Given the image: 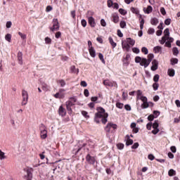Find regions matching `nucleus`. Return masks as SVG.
Masks as SVG:
<instances>
[{
	"label": "nucleus",
	"mask_w": 180,
	"mask_h": 180,
	"mask_svg": "<svg viewBox=\"0 0 180 180\" xmlns=\"http://www.w3.org/2000/svg\"><path fill=\"white\" fill-rule=\"evenodd\" d=\"M97 113L95 114V120L96 123H99V120L98 119H101V117H103L102 119V123L105 124L108 122V113L105 112V109H103L102 107L97 108Z\"/></svg>",
	"instance_id": "nucleus-1"
},
{
	"label": "nucleus",
	"mask_w": 180,
	"mask_h": 180,
	"mask_svg": "<svg viewBox=\"0 0 180 180\" xmlns=\"http://www.w3.org/2000/svg\"><path fill=\"white\" fill-rule=\"evenodd\" d=\"M135 63H138L144 68H147L148 65H150V62L147 60V58H141L140 56H136L135 58Z\"/></svg>",
	"instance_id": "nucleus-2"
},
{
	"label": "nucleus",
	"mask_w": 180,
	"mask_h": 180,
	"mask_svg": "<svg viewBox=\"0 0 180 180\" xmlns=\"http://www.w3.org/2000/svg\"><path fill=\"white\" fill-rule=\"evenodd\" d=\"M169 37V28H167L164 31V36L162 37V39L160 41V44H164L167 41V39Z\"/></svg>",
	"instance_id": "nucleus-3"
},
{
	"label": "nucleus",
	"mask_w": 180,
	"mask_h": 180,
	"mask_svg": "<svg viewBox=\"0 0 180 180\" xmlns=\"http://www.w3.org/2000/svg\"><path fill=\"white\" fill-rule=\"evenodd\" d=\"M22 105L25 106V105H27V101L29 99V94L27 91L22 90Z\"/></svg>",
	"instance_id": "nucleus-4"
},
{
	"label": "nucleus",
	"mask_w": 180,
	"mask_h": 180,
	"mask_svg": "<svg viewBox=\"0 0 180 180\" xmlns=\"http://www.w3.org/2000/svg\"><path fill=\"white\" fill-rule=\"evenodd\" d=\"M51 32H56L60 30V23L58 19L53 20V26L50 28Z\"/></svg>",
	"instance_id": "nucleus-5"
},
{
	"label": "nucleus",
	"mask_w": 180,
	"mask_h": 180,
	"mask_svg": "<svg viewBox=\"0 0 180 180\" xmlns=\"http://www.w3.org/2000/svg\"><path fill=\"white\" fill-rule=\"evenodd\" d=\"M141 101L143 102L141 104L142 109H147L150 107V104L147 102V97H141Z\"/></svg>",
	"instance_id": "nucleus-6"
},
{
	"label": "nucleus",
	"mask_w": 180,
	"mask_h": 180,
	"mask_svg": "<svg viewBox=\"0 0 180 180\" xmlns=\"http://www.w3.org/2000/svg\"><path fill=\"white\" fill-rule=\"evenodd\" d=\"M158 126H159L158 121L155 120L153 124V128L154 129L152 131L153 134H157L158 133H159L160 129H158Z\"/></svg>",
	"instance_id": "nucleus-7"
},
{
	"label": "nucleus",
	"mask_w": 180,
	"mask_h": 180,
	"mask_svg": "<svg viewBox=\"0 0 180 180\" xmlns=\"http://www.w3.org/2000/svg\"><path fill=\"white\" fill-rule=\"evenodd\" d=\"M110 126H112L114 130L117 129V125H116V124L108 123L105 127V131H107V133H109L110 131Z\"/></svg>",
	"instance_id": "nucleus-8"
},
{
	"label": "nucleus",
	"mask_w": 180,
	"mask_h": 180,
	"mask_svg": "<svg viewBox=\"0 0 180 180\" xmlns=\"http://www.w3.org/2000/svg\"><path fill=\"white\" fill-rule=\"evenodd\" d=\"M43 129L41 130V138L44 139H47V129L45 126H42Z\"/></svg>",
	"instance_id": "nucleus-9"
},
{
	"label": "nucleus",
	"mask_w": 180,
	"mask_h": 180,
	"mask_svg": "<svg viewBox=\"0 0 180 180\" xmlns=\"http://www.w3.org/2000/svg\"><path fill=\"white\" fill-rule=\"evenodd\" d=\"M86 161H87L89 164H95V158L89 154L86 157Z\"/></svg>",
	"instance_id": "nucleus-10"
},
{
	"label": "nucleus",
	"mask_w": 180,
	"mask_h": 180,
	"mask_svg": "<svg viewBox=\"0 0 180 180\" xmlns=\"http://www.w3.org/2000/svg\"><path fill=\"white\" fill-rule=\"evenodd\" d=\"M150 69L152 71H156V70H158V62L156 60H153L152 61V66Z\"/></svg>",
	"instance_id": "nucleus-11"
},
{
	"label": "nucleus",
	"mask_w": 180,
	"mask_h": 180,
	"mask_svg": "<svg viewBox=\"0 0 180 180\" xmlns=\"http://www.w3.org/2000/svg\"><path fill=\"white\" fill-rule=\"evenodd\" d=\"M72 105H74V103H72V101H71L66 102V107H67V110H68L69 113L72 112L71 106H72Z\"/></svg>",
	"instance_id": "nucleus-12"
},
{
	"label": "nucleus",
	"mask_w": 180,
	"mask_h": 180,
	"mask_svg": "<svg viewBox=\"0 0 180 180\" xmlns=\"http://www.w3.org/2000/svg\"><path fill=\"white\" fill-rule=\"evenodd\" d=\"M58 113L60 116H65L67 115V112L65 111V109L63 108V106H60L58 110Z\"/></svg>",
	"instance_id": "nucleus-13"
},
{
	"label": "nucleus",
	"mask_w": 180,
	"mask_h": 180,
	"mask_svg": "<svg viewBox=\"0 0 180 180\" xmlns=\"http://www.w3.org/2000/svg\"><path fill=\"white\" fill-rule=\"evenodd\" d=\"M89 23L91 27H95L96 25V22H95V19L93 18V17H89Z\"/></svg>",
	"instance_id": "nucleus-14"
},
{
	"label": "nucleus",
	"mask_w": 180,
	"mask_h": 180,
	"mask_svg": "<svg viewBox=\"0 0 180 180\" xmlns=\"http://www.w3.org/2000/svg\"><path fill=\"white\" fill-rule=\"evenodd\" d=\"M24 178L26 180H32V178H33L32 172H30V171H27V174L25 175Z\"/></svg>",
	"instance_id": "nucleus-15"
},
{
	"label": "nucleus",
	"mask_w": 180,
	"mask_h": 180,
	"mask_svg": "<svg viewBox=\"0 0 180 180\" xmlns=\"http://www.w3.org/2000/svg\"><path fill=\"white\" fill-rule=\"evenodd\" d=\"M172 41H174V38L166 39V43H165L166 47H171V43H172Z\"/></svg>",
	"instance_id": "nucleus-16"
},
{
	"label": "nucleus",
	"mask_w": 180,
	"mask_h": 180,
	"mask_svg": "<svg viewBox=\"0 0 180 180\" xmlns=\"http://www.w3.org/2000/svg\"><path fill=\"white\" fill-rule=\"evenodd\" d=\"M131 144H133V141L130 139V136L127 135L126 136V146H131Z\"/></svg>",
	"instance_id": "nucleus-17"
},
{
	"label": "nucleus",
	"mask_w": 180,
	"mask_h": 180,
	"mask_svg": "<svg viewBox=\"0 0 180 180\" xmlns=\"http://www.w3.org/2000/svg\"><path fill=\"white\" fill-rule=\"evenodd\" d=\"M89 54L91 57L95 58L96 56V53L95 52V49H94V47H90V49H89Z\"/></svg>",
	"instance_id": "nucleus-18"
},
{
	"label": "nucleus",
	"mask_w": 180,
	"mask_h": 180,
	"mask_svg": "<svg viewBox=\"0 0 180 180\" xmlns=\"http://www.w3.org/2000/svg\"><path fill=\"white\" fill-rule=\"evenodd\" d=\"M143 11L145 13H151V12H153V7L148 6L146 8H144Z\"/></svg>",
	"instance_id": "nucleus-19"
},
{
	"label": "nucleus",
	"mask_w": 180,
	"mask_h": 180,
	"mask_svg": "<svg viewBox=\"0 0 180 180\" xmlns=\"http://www.w3.org/2000/svg\"><path fill=\"white\" fill-rule=\"evenodd\" d=\"M141 98H146V96H143V93L141 92V91L138 90V91H137L136 99H140V100H141Z\"/></svg>",
	"instance_id": "nucleus-20"
},
{
	"label": "nucleus",
	"mask_w": 180,
	"mask_h": 180,
	"mask_svg": "<svg viewBox=\"0 0 180 180\" xmlns=\"http://www.w3.org/2000/svg\"><path fill=\"white\" fill-rule=\"evenodd\" d=\"M54 96L56 98H59V99H61L63 98H64V94L63 93H60V91L56 93Z\"/></svg>",
	"instance_id": "nucleus-21"
},
{
	"label": "nucleus",
	"mask_w": 180,
	"mask_h": 180,
	"mask_svg": "<svg viewBox=\"0 0 180 180\" xmlns=\"http://www.w3.org/2000/svg\"><path fill=\"white\" fill-rule=\"evenodd\" d=\"M127 43H129V44H130V46H134L136 43V41H134V39H132L131 38H127Z\"/></svg>",
	"instance_id": "nucleus-22"
},
{
	"label": "nucleus",
	"mask_w": 180,
	"mask_h": 180,
	"mask_svg": "<svg viewBox=\"0 0 180 180\" xmlns=\"http://www.w3.org/2000/svg\"><path fill=\"white\" fill-rule=\"evenodd\" d=\"M167 74L169 77H174L175 75V70L174 69H169Z\"/></svg>",
	"instance_id": "nucleus-23"
},
{
	"label": "nucleus",
	"mask_w": 180,
	"mask_h": 180,
	"mask_svg": "<svg viewBox=\"0 0 180 180\" xmlns=\"http://www.w3.org/2000/svg\"><path fill=\"white\" fill-rule=\"evenodd\" d=\"M113 18V22L114 23H118L119 22V15L114 14L112 15Z\"/></svg>",
	"instance_id": "nucleus-24"
},
{
	"label": "nucleus",
	"mask_w": 180,
	"mask_h": 180,
	"mask_svg": "<svg viewBox=\"0 0 180 180\" xmlns=\"http://www.w3.org/2000/svg\"><path fill=\"white\" fill-rule=\"evenodd\" d=\"M5 39L8 41V43H11V40L12 39V35L11 34H7L5 36Z\"/></svg>",
	"instance_id": "nucleus-25"
},
{
	"label": "nucleus",
	"mask_w": 180,
	"mask_h": 180,
	"mask_svg": "<svg viewBox=\"0 0 180 180\" xmlns=\"http://www.w3.org/2000/svg\"><path fill=\"white\" fill-rule=\"evenodd\" d=\"M131 12H132V13H135V15H139V13H140L139 9L134 7L131 8Z\"/></svg>",
	"instance_id": "nucleus-26"
},
{
	"label": "nucleus",
	"mask_w": 180,
	"mask_h": 180,
	"mask_svg": "<svg viewBox=\"0 0 180 180\" xmlns=\"http://www.w3.org/2000/svg\"><path fill=\"white\" fill-rule=\"evenodd\" d=\"M176 174V172L173 169L169 170V172H168L169 176H174V175H175Z\"/></svg>",
	"instance_id": "nucleus-27"
},
{
	"label": "nucleus",
	"mask_w": 180,
	"mask_h": 180,
	"mask_svg": "<svg viewBox=\"0 0 180 180\" xmlns=\"http://www.w3.org/2000/svg\"><path fill=\"white\" fill-rule=\"evenodd\" d=\"M153 58H154V54H153V53H150V54H148V62L150 63H151V61H153Z\"/></svg>",
	"instance_id": "nucleus-28"
},
{
	"label": "nucleus",
	"mask_w": 180,
	"mask_h": 180,
	"mask_svg": "<svg viewBox=\"0 0 180 180\" xmlns=\"http://www.w3.org/2000/svg\"><path fill=\"white\" fill-rule=\"evenodd\" d=\"M82 116H84V117H85L86 119H89V115H88V112L85 111V110H82Z\"/></svg>",
	"instance_id": "nucleus-29"
},
{
	"label": "nucleus",
	"mask_w": 180,
	"mask_h": 180,
	"mask_svg": "<svg viewBox=\"0 0 180 180\" xmlns=\"http://www.w3.org/2000/svg\"><path fill=\"white\" fill-rule=\"evenodd\" d=\"M109 41H110L111 46L113 47V49H115V47H116L117 44L115 41H113V39H112V37H109Z\"/></svg>",
	"instance_id": "nucleus-30"
},
{
	"label": "nucleus",
	"mask_w": 180,
	"mask_h": 180,
	"mask_svg": "<svg viewBox=\"0 0 180 180\" xmlns=\"http://www.w3.org/2000/svg\"><path fill=\"white\" fill-rule=\"evenodd\" d=\"M122 48L126 49V50H127V51H129V50L130 49V46L129 45V44H124L122 42Z\"/></svg>",
	"instance_id": "nucleus-31"
},
{
	"label": "nucleus",
	"mask_w": 180,
	"mask_h": 180,
	"mask_svg": "<svg viewBox=\"0 0 180 180\" xmlns=\"http://www.w3.org/2000/svg\"><path fill=\"white\" fill-rule=\"evenodd\" d=\"M172 51L174 56H178V54H179V51L178 50V48H173Z\"/></svg>",
	"instance_id": "nucleus-32"
},
{
	"label": "nucleus",
	"mask_w": 180,
	"mask_h": 180,
	"mask_svg": "<svg viewBox=\"0 0 180 180\" xmlns=\"http://www.w3.org/2000/svg\"><path fill=\"white\" fill-rule=\"evenodd\" d=\"M5 158H6V156H5V153L0 150V160H5Z\"/></svg>",
	"instance_id": "nucleus-33"
},
{
	"label": "nucleus",
	"mask_w": 180,
	"mask_h": 180,
	"mask_svg": "<svg viewBox=\"0 0 180 180\" xmlns=\"http://www.w3.org/2000/svg\"><path fill=\"white\" fill-rule=\"evenodd\" d=\"M171 18H167L165 20V25H166L167 26H169V25H171Z\"/></svg>",
	"instance_id": "nucleus-34"
},
{
	"label": "nucleus",
	"mask_w": 180,
	"mask_h": 180,
	"mask_svg": "<svg viewBox=\"0 0 180 180\" xmlns=\"http://www.w3.org/2000/svg\"><path fill=\"white\" fill-rule=\"evenodd\" d=\"M160 80V75H155L153 77V81L154 82H158V81Z\"/></svg>",
	"instance_id": "nucleus-35"
},
{
	"label": "nucleus",
	"mask_w": 180,
	"mask_h": 180,
	"mask_svg": "<svg viewBox=\"0 0 180 180\" xmlns=\"http://www.w3.org/2000/svg\"><path fill=\"white\" fill-rule=\"evenodd\" d=\"M153 50L155 53H161V47L160 46H155Z\"/></svg>",
	"instance_id": "nucleus-36"
},
{
	"label": "nucleus",
	"mask_w": 180,
	"mask_h": 180,
	"mask_svg": "<svg viewBox=\"0 0 180 180\" xmlns=\"http://www.w3.org/2000/svg\"><path fill=\"white\" fill-rule=\"evenodd\" d=\"M120 26L122 29H124V27H126V22L125 21H121L120 22Z\"/></svg>",
	"instance_id": "nucleus-37"
},
{
	"label": "nucleus",
	"mask_w": 180,
	"mask_h": 180,
	"mask_svg": "<svg viewBox=\"0 0 180 180\" xmlns=\"http://www.w3.org/2000/svg\"><path fill=\"white\" fill-rule=\"evenodd\" d=\"M119 12L121 15H126L127 13V11H126V10L123 9V8H120L119 9Z\"/></svg>",
	"instance_id": "nucleus-38"
},
{
	"label": "nucleus",
	"mask_w": 180,
	"mask_h": 180,
	"mask_svg": "<svg viewBox=\"0 0 180 180\" xmlns=\"http://www.w3.org/2000/svg\"><path fill=\"white\" fill-rule=\"evenodd\" d=\"M171 63H172V65H174L175 64H178V59H176V58L171 59Z\"/></svg>",
	"instance_id": "nucleus-39"
},
{
	"label": "nucleus",
	"mask_w": 180,
	"mask_h": 180,
	"mask_svg": "<svg viewBox=\"0 0 180 180\" xmlns=\"http://www.w3.org/2000/svg\"><path fill=\"white\" fill-rule=\"evenodd\" d=\"M117 147L118 150H123V148H124V145L123 143H118Z\"/></svg>",
	"instance_id": "nucleus-40"
},
{
	"label": "nucleus",
	"mask_w": 180,
	"mask_h": 180,
	"mask_svg": "<svg viewBox=\"0 0 180 180\" xmlns=\"http://www.w3.org/2000/svg\"><path fill=\"white\" fill-rule=\"evenodd\" d=\"M107 4L108 8H112L113 6V1L112 0H108Z\"/></svg>",
	"instance_id": "nucleus-41"
},
{
	"label": "nucleus",
	"mask_w": 180,
	"mask_h": 180,
	"mask_svg": "<svg viewBox=\"0 0 180 180\" xmlns=\"http://www.w3.org/2000/svg\"><path fill=\"white\" fill-rule=\"evenodd\" d=\"M160 13L163 15H167V11H165V8L164 7L160 8Z\"/></svg>",
	"instance_id": "nucleus-42"
},
{
	"label": "nucleus",
	"mask_w": 180,
	"mask_h": 180,
	"mask_svg": "<svg viewBox=\"0 0 180 180\" xmlns=\"http://www.w3.org/2000/svg\"><path fill=\"white\" fill-rule=\"evenodd\" d=\"M155 30L153 28H149L148 30V34H154Z\"/></svg>",
	"instance_id": "nucleus-43"
},
{
	"label": "nucleus",
	"mask_w": 180,
	"mask_h": 180,
	"mask_svg": "<svg viewBox=\"0 0 180 180\" xmlns=\"http://www.w3.org/2000/svg\"><path fill=\"white\" fill-rule=\"evenodd\" d=\"M18 34H19V36H20V37H21V39H22V40L26 39V34H25L20 32H18Z\"/></svg>",
	"instance_id": "nucleus-44"
},
{
	"label": "nucleus",
	"mask_w": 180,
	"mask_h": 180,
	"mask_svg": "<svg viewBox=\"0 0 180 180\" xmlns=\"http://www.w3.org/2000/svg\"><path fill=\"white\" fill-rule=\"evenodd\" d=\"M80 85H81V86H83L84 88L88 86V84H86V82H85V81H82L80 82Z\"/></svg>",
	"instance_id": "nucleus-45"
},
{
	"label": "nucleus",
	"mask_w": 180,
	"mask_h": 180,
	"mask_svg": "<svg viewBox=\"0 0 180 180\" xmlns=\"http://www.w3.org/2000/svg\"><path fill=\"white\" fill-rule=\"evenodd\" d=\"M142 53H144L145 54H148V49H147L146 47H143L141 49Z\"/></svg>",
	"instance_id": "nucleus-46"
},
{
	"label": "nucleus",
	"mask_w": 180,
	"mask_h": 180,
	"mask_svg": "<svg viewBox=\"0 0 180 180\" xmlns=\"http://www.w3.org/2000/svg\"><path fill=\"white\" fill-rule=\"evenodd\" d=\"M151 23L153 25H157L158 23V19L153 18L152 20H151Z\"/></svg>",
	"instance_id": "nucleus-47"
},
{
	"label": "nucleus",
	"mask_w": 180,
	"mask_h": 180,
	"mask_svg": "<svg viewBox=\"0 0 180 180\" xmlns=\"http://www.w3.org/2000/svg\"><path fill=\"white\" fill-rule=\"evenodd\" d=\"M98 57H99L100 60L102 61V63H103V64H105V59H103V55L102 53H99Z\"/></svg>",
	"instance_id": "nucleus-48"
},
{
	"label": "nucleus",
	"mask_w": 180,
	"mask_h": 180,
	"mask_svg": "<svg viewBox=\"0 0 180 180\" xmlns=\"http://www.w3.org/2000/svg\"><path fill=\"white\" fill-rule=\"evenodd\" d=\"M116 106L119 109H123V103H117Z\"/></svg>",
	"instance_id": "nucleus-49"
},
{
	"label": "nucleus",
	"mask_w": 180,
	"mask_h": 180,
	"mask_svg": "<svg viewBox=\"0 0 180 180\" xmlns=\"http://www.w3.org/2000/svg\"><path fill=\"white\" fill-rule=\"evenodd\" d=\"M132 51L136 54H139V53H140V49H139L138 48H133Z\"/></svg>",
	"instance_id": "nucleus-50"
},
{
	"label": "nucleus",
	"mask_w": 180,
	"mask_h": 180,
	"mask_svg": "<svg viewBox=\"0 0 180 180\" xmlns=\"http://www.w3.org/2000/svg\"><path fill=\"white\" fill-rule=\"evenodd\" d=\"M153 115H154V117H158V116H160V111L155 110L153 112Z\"/></svg>",
	"instance_id": "nucleus-51"
},
{
	"label": "nucleus",
	"mask_w": 180,
	"mask_h": 180,
	"mask_svg": "<svg viewBox=\"0 0 180 180\" xmlns=\"http://www.w3.org/2000/svg\"><path fill=\"white\" fill-rule=\"evenodd\" d=\"M154 118H155V117H154V115H149V116L148 117V120H149L150 122H153V121L154 120Z\"/></svg>",
	"instance_id": "nucleus-52"
},
{
	"label": "nucleus",
	"mask_w": 180,
	"mask_h": 180,
	"mask_svg": "<svg viewBox=\"0 0 180 180\" xmlns=\"http://www.w3.org/2000/svg\"><path fill=\"white\" fill-rule=\"evenodd\" d=\"M158 86H159V85L158 83H154L153 84V88L154 91H157V89H158Z\"/></svg>",
	"instance_id": "nucleus-53"
},
{
	"label": "nucleus",
	"mask_w": 180,
	"mask_h": 180,
	"mask_svg": "<svg viewBox=\"0 0 180 180\" xmlns=\"http://www.w3.org/2000/svg\"><path fill=\"white\" fill-rule=\"evenodd\" d=\"M55 37L56 39H60V37H61V32H57L55 34Z\"/></svg>",
	"instance_id": "nucleus-54"
},
{
	"label": "nucleus",
	"mask_w": 180,
	"mask_h": 180,
	"mask_svg": "<svg viewBox=\"0 0 180 180\" xmlns=\"http://www.w3.org/2000/svg\"><path fill=\"white\" fill-rule=\"evenodd\" d=\"M152 127H153V123L151 122L148 123L146 125V128L148 129V130H151Z\"/></svg>",
	"instance_id": "nucleus-55"
},
{
	"label": "nucleus",
	"mask_w": 180,
	"mask_h": 180,
	"mask_svg": "<svg viewBox=\"0 0 180 180\" xmlns=\"http://www.w3.org/2000/svg\"><path fill=\"white\" fill-rule=\"evenodd\" d=\"M84 95L86 96V97L89 96V91L86 89H84Z\"/></svg>",
	"instance_id": "nucleus-56"
},
{
	"label": "nucleus",
	"mask_w": 180,
	"mask_h": 180,
	"mask_svg": "<svg viewBox=\"0 0 180 180\" xmlns=\"http://www.w3.org/2000/svg\"><path fill=\"white\" fill-rule=\"evenodd\" d=\"M11 26H12V22L8 21V22H6V27H7V29L11 28Z\"/></svg>",
	"instance_id": "nucleus-57"
},
{
	"label": "nucleus",
	"mask_w": 180,
	"mask_h": 180,
	"mask_svg": "<svg viewBox=\"0 0 180 180\" xmlns=\"http://www.w3.org/2000/svg\"><path fill=\"white\" fill-rule=\"evenodd\" d=\"M101 26H103V27H105V26H106V22H105L103 19H101Z\"/></svg>",
	"instance_id": "nucleus-58"
},
{
	"label": "nucleus",
	"mask_w": 180,
	"mask_h": 180,
	"mask_svg": "<svg viewBox=\"0 0 180 180\" xmlns=\"http://www.w3.org/2000/svg\"><path fill=\"white\" fill-rule=\"evenodd\" d=\"M124 109H126V110H131V107L127 104L124 105Z\"/></svg>",
	"instance_id": "nucleus-59"
},
{
	"label": "nucleus",
	"mask_w": 180,
	"mask_h": 180,
	"mask_svg": "<svg viewBox=\"0 0 180 180\" xmlns=\"http://www.w3.org/2000/svg\"><path fill=\"white\" fill-rule=\"evenodd\" d=\"M82 25L83 26V27H86V20H82Z\"/></svg>",
	"instance_id": "nucleus-60"
},
{
	"label": "nucleus",
	"mask_w": 180,
	"mask_h": 180,
	"mask_svg": "<svg viewBox=\"0 0 180 180\" xmlns=\"http://www.w3.org/2000/svg\"><path fill=\"white\" fill-rule=\"evenodd\" d=\"M50 11H53V7H51V6H48L46 8V11L50 12Z\"/></svg>",
	"instance_id": "nucleus-61"
},
{
	"label": "nucleus",
	"mask_w": 180,
	"mask_h": 180,
	"mask_svg": "<svg viewBox=\"0 0 180 180\" xmlns=\"http://www.w3.org/2000/svg\"><path fill=\"white\" fill-rule=\"evenodd\" d=\"M59 84H60V86H65V82L64 80H60Z\"/></svg>",
	"instance_id": "nucleus-62"
},
{
	"label": "nucleus",
	"mask_w": 180,
	"mask_h": 180,
	"mask_svg": "<svg viewBox=\"0 0 180 180\" xmlns=\"http://www.w3.org/2000/svg\"><path fill=\"white\" fill-rule=\"evenodd\" d=\"M170 150H171V151L173 152V153H176V148L175 146H172V147L170 148Z\"/></svg>",
	"instance_id": "nucleus-63"
},
{
	"label": "nucleus",
	"mask_w": 180,
	"mask_h": 180,
	"mask_svg": "<svg viewBox=\"0 0 180 180\" xmlns=\"http://www.w3.org/2000/svg\"><path fill=\"white\" fill-rule=\"evenodd\" d=\"M175 103H176L177 108H180V101H179V100H176Z\"/></svg>",
	"instance_id": "nucleus-64"
}]
</instances>
